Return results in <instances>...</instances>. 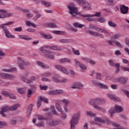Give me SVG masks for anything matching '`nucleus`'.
<instances>
[{
    "label": "nucleus",
    "instance_id": "nucleus-1",
    "mask_svg": "<svg viewBox=\"0 0 129 129\" xmlns=\"http://www.w3.org/2000/svg\"><path fill=\"white\" fill-rule=\"evenodd\" d=\"M20 107V105L19 104H16L14 105L13 106L9 107L8 106H4L1 108V111H0V114L4 116V117H6L7 115L5 114V112H7V111H9V110H11L12 111H15V110H17L18 108Z\"/></svg>",
    "mask_w": 129,
    "mask_h": 129
},
{
    "label": "nucleus",
    "instance_id": "nucleus-2",
    "mask_svg": "<svg viewBox=\"0 0 129 129\" xmlns=\"http://www.w3.org/2000/svg\"><path fill=\"white\" fill-rule=\"evenodd\" d=\"M13 24H14V22H9L5 24H2L0 25L1 28L3 29L5 34V36L6 38H16V37L14 35H13L11 34L8 28L6 27V26H11V25H13Z\"/></svg>",
    "mask_w": 129,
    "mask_h": 129
},
{
    "label": "nucleus",
    "instance_id": "nucleus-3",
    "mask_svg": "<svg viewBox=\"0 0 129 129\" xmlns=\"http://www.w3.org/2000/svg\"><path fill=\"white\" fill-rule=\"evenodd\" d=\"M81 114L80 112H78L76 114H74L72 116V119L71 120V129H75V126L78 124L79 119H80Z\"/></svg>",
    "mask_w": 129,
    "mask_h": 129
},
{
    "label": "nucleus",
    "instance_id": "nucleus-4",
    "mask_svg": "<svg viewBox=\"0 0 129 129\" xmlns=\"http://www.w3.org/2000/svg\"><path fill=\"white\" fill-rule=\"evenodd\" d=\"M68 9L70 10V14L71 15H72L73 17H75V18H79V16L80 17H82V18H87V17H84L82 16H86V15H83L81 14V12L78 13V10H77V8L76 7H73L71 6H68Z\"/></svg>",
    "mask_w": 129,
    "mask_h": 129
},
{
    "label": "nucleus",
    "instance_id": "nucleus-5",
    "mask_svg": "<svg viewBox=\"0 0 129 129\" xmlns=\"http://www.w3.org/2000/svg\"><path fill=\"white\" fill-rule=\"evenodd\" d=\"M40 51L41 53H45L46 57L49 58V59H55V55L54 52L50 51H48L43 47H40L39 48Z\"/></svg>",
    "mask_w": 129,
    "mask_h": 129
},
{
    "label": "nucleus",
    "instance_id": "nucleus-6",
    "mask_svg": "<svg viewBox=\"0 0 129 129\" xmlns=\"http://www.w3.org/2000/svg\"><path fill=\"white\" fill-rule=\"evenodd\" d=\"M109 63L110 66L116 67V69L115 73H119V72L120 71V64H119V63H117L115 64L112 59H110L109 60Z\"/></svg>",
    "mask_w": 129,
    "mask_h": 129
},
{
    "label": "nucleus",
    "instance_id": "nucleus-7",
    "mask_svg": "<svg viewBox=\"0 0 129 129\" xmlns=\"http://www.w3.org/2000/svg\"><path fill=\"white\" fill-rule=\"evenodd\" d=\"M61 123V120L58 119L48 120L47 121V124H49L50 126H54L55 125H58Z\"/></svg>",
    "mask_w": 129,
    "mask_h": 129
},
{
    "label": "nucleus",
    "instance_id": "nucleus-8",
    "mask_svg": "<svg viewBox=\"0 0 129 129\" xmlns=\"http://www.w3.org/2000/svg\"><path fill=\"white\" fill-rule=\"evenodd\" d=\"M38 100L37 103L38 108H40V107H41V105H42V101H44L45 103H49V101L47 98L39 96L38 97Z\"/></svg>",
    "mask_w": 129,
    "mask_h": 129
},
{
    "label": "nucleus",
    "instance_id": "nucleus-9",
    "mask_svg": "<svg viewBox=\"0 0 129 129\" xmlns=\"http://www.w3.org/2000/svg\"><path fill=\"white\" fill-rule=\"evenodd\" d=\"M92 82H93L96 86L99 87V88H102V89H108V87L106 85L102 83H99L98 82H96L94 80H92Z\"/></svg>",
    "mask_w": 129,
    "mask_h": 129
},
{
    "label": "nucleus",
    "instance_id": "nucleus-10",
    "mask_svg": "<svg viewBox=\"0 0 129 129\" xmlns=\"http://www.w3.org/2000/svg\"><path fill=\"white\" fill-rule=\"evenodd\" d=\"M128 80V79L127 78L122 77H120L116 79L117 82H118V83H120L122 85H125L127 83Z\"/></svg>",
    "mask_w": 129,
    "mask_h": 129
},
{
    "label": "nucleus",
    "instance_id": "nucleus-11",
    "mask_svg": "<svg viewBox=\"0 0 129 129\" xmlns=\"http://www.w3.org/2000/svg\"><path fill=\"white\" fill-rule=\"evenodd\" d=\"M54 67L57 70H59V71H61L63 73H64L65 74H68V70L67 69H65L64 67H62L60 65H55Z\"/></svg>",
    "mask_w": 129,
    "mask_h": 129
},
{
    "label": "nucleus",
    "instance_id": "nucleus-12",
    "mask_svg": "<svg viewBox=\"0 0 129 129\" xmlns=\"http://www.w3.org/2000/svg\"><path fill=\"white\" fill-rule=\"evenodd\" d=\"M120 12L122 14L124 15L125 14H127L128 13V7H126L123 5H121L119 6Z\"/></svg>",
    "mask_w": 129,
    "mask_h": 129
},
{
    "label": "nucleus",
    "instance_id": "nucleus-13",
    "mask_svg": "<svg viewBox=\"0 0 129 129\" xmlns=\"http://www.w3.org/2000/svg\"><path fill=\"white\" fill-rule=\"evenodd\" d=\"M0 76L2 78H4V79H6V78L7 79L15 78V76H14L13 75H12L9 74H7V73L0 74Z\"/></svg>",
    "mask_w": 129,
    "mask_h": 129
},
{
    "label": "nucleus",
    "instance_id": "nucleus-14",
    "mask_svg": "<svg viewBox=\"0 0 129 129\" xmlns=\"http://www.w3.org/2000/svg\"><path fill=\"white\" fill-rule=\"evenodd\" d=\"M84 87V85L81 84L80 82L76 83L72 86L73 89H81L82 87Z\"/></svg>",
    "mask_w": 129,
    "mask_h": 129
},
{
    "label": "nucleus",
    "instance_id": "nucleus-15",
    "mask_svg": "<svg viewBox=\"0 0 129 129\" xmlns=\"http://www.w3.org/2000/svg\"><path fill=\"white\" fill-rule=\"evenodd\" d=\"M104 120H106V123H107L108 124H112V125H114V126H116V127H119L120 126V125L117 123H115L114 122H111L110 120L108 119V118H104Z\"/></svg>",
    "mask_w": 129,
    "mask_h": 129
},
{
    "label": "nucleus",
    "instance_id": "nucleus-16",
    "mask_svg": "<svg viewBox=\"0 0 129 129\" xmlns=\"http://www.w3.org/2000/svg\"><path fill=\"white\" fill-rule=\"evenodd\" d=\"M89 102L90 104H91V105H97V104H100V102L99 101V98L92 99L90 100Z\"/></svg>",
    "mask_w": 129,
    "mask_h": 129
},
{
    "label": "nucleus",
    "instance_id": "nucleus-17",
    "mask_svg": "<svg viewBox=\"0 0 129 129\" xmlns=\"http://www.w3.org/2000/svg\"><path fill=\"white\" fill-rule=\"evenodd\" d=\"M84 18H91L92 17H101V13L100 12H96L95 15L86 14V15H82Z\"/></svg>",
    "mask_w": 129,
    "mask_h": 129
},
{
    "label": "nucleus",
    "instance_id": "nucleus-18",
    "mask_svg": "<svg viewBox=\"0 0 129 129\" xmlns=\"http://www.w3.org/2000/svg\"><path fill=\"white\" fill-rule=\"evenodd\" d=\"M114 108L115 109V112L117 113H119L123 111V108L119 105H115V107Z\"/></svg>",
    "mask_w": 129,
    "mask_h": 129
},
{
    "label": "nucleus",
    "instance_id": "nucleus-19",
    "mask_svg": "<svg viewBox=\"0 0 129 129\" xmlns=\"http://www.w3.org/2000/svg\"><path fill=\"white\" fill-rule=\"evenodd\" d=\"M40 34L41 36L44 37L45 39H47L48 40H51L53 39V36L50 34L46 35L44 32H40Z\"/></svg>",
    "mask_w": 129,
    "mask_h": 129
},
{
    "label": "nucleus",
    "instance_id": "nucleus-20",
    "mask_svg": "<svg viewBox=\"0 0 129 129\" xmlns=\"http://www.w3.org/2000/svg\"><path fill=\"white\" fill-rule=\"evenodd\" d=\"M33 110V104H31L27 108V117H29L30 115H31V112Z\"/></svg>",
    "mask_w": 129,
    "mask_h": 129
},
{
    "label": "nucleus",
    "instance_id": "nucleus-21",
    "mask_svg": "<svg viewBox=\"0 0 129 129\" xmlns=\"http://www.w3.org/2000/svg\"><path fill=\"white\" fill-rule=\"evenodd\" d=\"M60 43H74V40L73 39H61L59 40Z\"/></svg>",
    "mask_w": 129,
    "mask_h": 129
},
{
    "label": "nucleus",
    "instance_id": "nucleus-22",
    "mask_svg": "<svg viewBox=\"0 0 129 129\" xmlns=\"http://www.w3.org/2000/svg\"><path fill=\"white\" fill-rule=\"evenodd\" d=\"M83 8L84 11L90 10V5L87 2H85L83 4Z\"/></svg>",
    "mask_w": 129,
    "mask_h": 129
},
{
    "label": "nucleus",
    "instance_id": "nucleus-23",
    "mask_svg": "<svg viewBox=\"0 0 129 129\" xmlns=\"http://www.w3.org/2000/svg\"><path fill=\"white\" fill-rule=\"evenodd\" d=\"M19 38L20 39H23V40H25L26 41H29L30 40H32L31 37L28 35H19Z\"/></svg>",
    "mask_w": 129,
    "mask_h": 129
},
{
    "label": "nucleus",
    "instance_id": "nucleus-24",
    "mask_svg": "<svg viewBox=\"0 0 129 129\" xmlns=\"http://www.w3.org/2000/svg\"><path fill=\"white\" fill-rule=\"evenodd\" d=\"M23 81L24 82H26V83H31L33 81L36 80V78L35 77H31V80H29L27 79H25V78H23L22 79Z\"/></svg>",
    "mask_w": 129,
    "mask_h": 129
},
{
    "label": "nucleus",
    "instance_id": "nucleus-25",
    "mask_svg": "<svg viewBox=\"0 0 129 129\" xmlns=\"http://www.w3.org/2000/svg\"><path fill=\"white\" fill-rule=\"evenodd\" d=\"M94 119L95 121H98L99 122H101V123H106V121L104 119H101L98 117H95Z\"/></svg>",
    "mask_w": 129,
    "mask_h": 129
},
{
    "label": "nucleus",
    "instance_id": "nucleus-26",
    "mask_svg": "<svg viewBox=\"0 0 129 129\" xmlns=\"http://www.w3.org/2000/svg\"><path fill=\"white\" fill-rule=\"evenodd\" d=\"M73 26L75 28H79V29H82V28H83V27H85V25L80 24L77 22L74 23Z\"/></svg>",
    "mask_w": 129,
    "mask_h": 129
},
{
    "label": "nucleus",
    "instance_id": "nucleus-27",
    "mask_svg": "<svg viewBox=\"0 0 129 129\" xmlns=\"http://www.w3.org/2000/svg\"><path fill=\"white\" fill-rule=\"evenodd\" d=\"M49 49L51 50H56L57 51H62L63 49H61L60 47L58 46H52L49 47Z\"/></svg>",
    "mask_w": 129,
    "mask_h": 129
},
{
    "label": "nucleus",
    "instance_id": "nucleus-28",
    "mask_svg": "<svg viewBox=\"0 0 129 129\" xmlns=\"http://www.w3.org/2000/svg\"><path fill=\"white\" fill-rule=\"evenodd\" d=\"M109 113H110V117H112V116H113V115L114 114V113H115V110L114 108H111L109 109V111H108Z\"/></svg>",
    "mask_w": 129,
    "mask_h": 129
},
{
    "label": "nucleus",
    "instance_id": "nucleus-29",
    "mask_svg": "<svg viewBox=\"0 0 129 129\" xmlns=\"http://www.w3.org/2000/svg\"><path fill=\"white\" fill-rule=\"evenodd\" d=\"M16 70H17V68H13L9 70L3 69L2 71H4L5 72H16Z\"/></svg>",
    "mask_w": 129,
    "mask_h": 129
},
{
    "label": "nucleus",
    "instance_id": "nucleus-30",
    "mask_svg": "<svg viewBox=\"0 0 129 129\" xmlns=\"http://www.w3.org/2000/svg\"><path fill=\"white\" fill-rule=\"evenodd\" d=\"M108 24L109 27H112V28H116V24L113 23L112 21H109L108 22Z\"/></svg>",
    "mask_w": 129,
    "mask_h": 129
},
{
    "label": "nucleus",
    "instance_id": "nucleus-31",
    "mask_svg": "<svg viewBox=\"0 0 129 129\" xmlns=\"http://www.w3.org/2000/svg\"><path fill=\"white\" fill-rule=\"evenodd\" d=\"M50 110L52 111L53 114H54L55 115H58V113L57 112V111H56V109H55V107H54V106H51Z\"/></svg>",
    "mask_w": 129,
    "mask_h": 129
},
{
    "label": "nucleus",
    "instance_id": "nucleus-32",
    "mask_svg": "<svg viewBox=\"0 0 129 129\" xmlns=\"http://www.w3.org/2000/svg\"><path fill=\"white\" fill-rule=\"evenodd\" d=\"M60 62L61 63H64L65 62L67 63H70V62H71V60L68 59L67 58H63L60 59Z\"/></svg>",
    "mask_w": 129,
    "mask_h": 129
},
{
    "label": "nucleus",
    "instance_id": "nucleus-33",
    "mask_svg": "<svg viewBox=\"0 0 129 129\" xmlns=\"http://www.w3.org/2000/svg\"><path fill=\"white\" fill-rule=\"evenodd\" d=\"M86 114L88 116H90L91 117H93V116H96V114L91 112V111H87Z\"/></svg>",
    "mask_w": 129,
    "mask_h": 129
},
{
    "label": "nucleus",
    "instance_id": "nucleus-34",
    "mask_svg": "<svg viewBox=\"0 0 129 129\" xmlns=\"http://www.w3.org/2000/svg\"><path fill=\"white\" fill-rule=\"evenodd\" d=\"M37 117H38V119L39 120H47V119H48V118L46 117H44L43 116V115H41V114H38L37 115Z\"/></svg>",
    "mask_w": 129,
    "mask_h": 129
},
{
    "label": "nucleus",
    "instance_id": "nucleus-35",
    "mask_svg": "<svg viewBox=\"0 0 129 129\" xmlns=\"http://www.w3.org/2000/svg\"><path fill=\"white\" fill-rule=\"evenodd\" d=\"M52 80L54 81L55 83H60V80L59 78L56 77V76H53L52 77Z\"/></svg>",
    "mask_w": 129,
    "mask_h": 129
},
{
    "label": "nucleus",
    "instance_id": "nucleus-36",
    "mask_svg": "<svg viewBox=\"0 0 129 129\" xmlns=\"http://www.w3.org/2000/svg\"><path fill=\"white\" fill-rule=\"evenodd\" d=\"M26 25L27 26H28L29 27H30V26H32V27H33V28H36V25H35L34 23L30 22L29 21H26Z\"/></svg>",
    "mask_w": 129,
    "mask_h": 129
},
{
    "label": "nucleus",
    "instance_id": "nucleus-37",
    "mask_svg": "<svg viewBox=\"0 0 129 129\" xmlns=\"http://www.w3.org/2000/svg\"><path fill=\"white\" fill-rule=\"evenodd\" d=\"M80 67L81 69L82 72H85V70H87V67H86V66H85L83 64H81L80 65Z\"/></svg>",
    "mask_w": 129,
    "mask_h": 129
},
{
    "label": "nucleus",
    "instance_id": "nucleus-38",
    "mask_svg": "<svg viewBox=\"0 0 129 129\" xmlns=\"http://www.w3.org/2000/svg\"><path fill=\"white\" fill-rule=\"evenodd\" d=\"M55 107H56V109H57V111H59V112H60V111H62L63 110H62L61 105H60V104H59L58 103L55 104Z\"/></svg>",
    "mask_w": 129,
    "mask_h": 129
},
{
    "label": "nucleus",
    "instance_id": "nucleus-39",
    "mask_svg": "<svg viewBox=\"0 0 129 129\" xmlns=\"http://www.w3.org/2000/svg\"><path fill=\"white\" fill-rule=\"evenodd\" d=\"M86 33L87 34H90V35H92V36H94L95 37H96L97 34V32H93V31H86Z\"/></svg>",
    "mask_w": 129,
    "mask_h": 129
},
{
    "label": "nucleus",
    "instance_id": "nucleus-40",
    "mask_svg": "<svg viewBox=\"0 0 129 129\" xmlns=\"http://www.w3.org/2000/svg\"><path fill=\"white\" fill-rule=\"evenodd\" d=\"M86 33L87 34H90V35H92V36H94L95 37H96L97 34V32H93V31H86Z\"/></svg>",
    "mask_w": 129,
    "mask_h": 129
},
{
    "label": "nucleus",
    "instance_id": "nucleus-41",
    "mask_svg": "<svg viewBox=\"0 0 129 129\" xmlns=\"http://www.w3.org/2000/svg\"><path fill=\"white\" fill-rule=\"evenodd\" d=\"M48 26L49 28H57V25L55 23H48Z\"/></svg>",
    "mask_w": 129,
    "mask_h": 129
},
{
    "label": "nucleus",
    "instance_id": "nucleus-42",
    "mask_svg": "<svg viewBox=\"0 0 129 129\" xmlns=\"http://www.w3.org/2000/svg\"><path fill=\"white\" fill-rule=\"evenodd\" d=\"M61 112V118L62 119H65V118H66V113H65V112L64 111H63V110L60 111Z\"/></svg>",
    "mask_w": 129,
    "mask_h": 129
},
{
    "label": "nucleus",
    "instance_id": "nucleus-43",
    "mask_svg": "<svg viewBox=\"0 0 129 129\" xmlns=\"http://www.w3.org/2000/svg\"><path fill=\"white\" fill-rule=\"evenodd\" d=\"M113 43H114L115 44H116V46L117 47H119V48H123V46L120 44V43L117 41H114Z\"/></svg>",
    "mask_w": 129,
    "mask_h": 129
},
{
    "label": "nucleus",
    "instance_id": "nucleus-44",
    "mask_svg": "<svg viewBox=\"0 0 129 129\" xmlns=\"http://www.w3.org/2000/svg\"><path fill=\"white\" fill-rule=\"evenodd\" d=\"M107 96L109 98H110L111 100H113L114 97H115V95L112 94H107Z\"/></svg>",
    "mask_w": 129,
    "mask_h": 129
},
{
    "label": "nucleus",
    "instance_id": "nucleus-45",
    "mask_svg": "<svg viewBox=\"0 0 129 129\" xmlns=\"http://www.w3.org/2000/svg\"><path fill=\"white\" fill-rule=\"evenodd\" d=\"M48 94L49 95H56V90L48 91Z\"/></svg>",
    "mask_w": 129,
    "mask_h": 129
},
{
    "label": "nucleus",
    "instance_id": "nucleus-46",
    "mask_svg": "<svg viewBox=\"0 0 129 129\" xmlns=\"http://www.w3.org/2000/svg\"><path fill=\"white\" fill-rule=\"evenodd\" d=\"M119 38V34H116L112 36L111 37V39L112 40H116Z\"/></svg>",
    "mask_w": 129,
    "mask_h": 129
},
{
    "label": "nucleus",
    "instance_id": "nucleus-47",
    "mask_svg": "<svg viewBox=\"0 0 129 129\" xmlns=\"http://www.w3.org/2000/svg\"><path fill=\"white\" fill-rule=\"evenodd\" d=\"M121 91H122L123 92H124V93H125V94H126L127 97L128 98H129V91L127 90H126L124 89H121Z\"/></svg>",
    "mask_w": 129,
    "mask_h": 129
},
{
    "label": "nucleus",
    "instance_id": "nucleus-48",
    "mask_svg": "<svg viewBox=\"0 0 129 129\" xmlns=\"http://www.w3.org/2000/svg\"><path fill=\"white\" fill-rule=\"evenodd\" d=\"M73 50V52L74 53V54H75V55H80V52H79V50H75L74 48H72Z\"/></svg>",
    "mask_w": 129,
    "mask_h": 129
},
{
    "label": "nucleus",
    "instance_id": "nucleus-49",
    "mask_svg": "<svg viewBox=\"0 0 129 129\" xmlns=\"http://www.w3.org/2000/svg\"><path fill=\"white\" fill-rule=\"evenodd\" d=\"M61 101L62 102L66 103V106H67V105L70 103V101L68 99H62Z\"/></svg>",
    "mask_w": 129,
    "mask_h": 129
},
{
    "label": "nucleus",
    "instance_id": "nucleus-50",
    "mask_svg": "<svg viewBox=\"0 0 129 129\" xmlns=\"http://www.w3.org/2000/svg\"><path fill=\"white\" fill-rule=\"evenodd\" d=\"M18 65L22 70H24V69H25V64L23 63L18 62Z\"/></svg>",
    "mask_w": 129,
    "mask_h": 129
},
{
    "label": "nucleus",
    "instance_id": "nucleus-51",
    "mask_svg": "<svg viewBox=\"0 0 129 129\" xmlns=\"http://www.w3.org/2000/svg\"><path fill=\"white\" fill-rule=\"evenodd\" d=\"M105 21H106L105 18H101L98 19V22H99V23H105Z\"/></svg>",
    "mask_w": 129,
    "mask_h": 129
},
{
    "label": "nucleus",
    "instance_id": "nucleus-52",
    "mask_svg": "<svg viewBox=\"0 0 129 129\" xmlns=\"http://www.w3.org/2000/svg\"><path fill=\"white\" fill-rule=\"evenodd\" d=\"M8 97H10V98H11V99H17V97H16V95L14 94H9V96Z\"/></svg>",
    "mask_w": 129,
    "mask_h": 129
},
{
    "label": "nucleus",
    "instance_id": "nucleus-53",
    "mask_svg": "<svg viewBox=\"0 0 129 129\" xmlns=\"http://www.w3.org/2000/svg\"><path fill=\"white\" fill-rule=\"evenodd\" d=\"M2 94H3L4 96H7V97H9L10 95V93L6 91H2Z\"/></svg>",
    "mask_w": 129,
    "mask_h": 129
},
{
    "label": "nucleus",
    "instance_id": "nucleus-54",
    "mask_svg": "<svg viewBox=\"0 0 129 129\" xmlns=\"http://www.w3.org/2000/svg\"><path fill=\"white\" fill-rule=\"evenodd\" d=\"M41 16L42 15H41V14H37L36 16L34 18H33L34 21H37V20H38V19H39Z\"/></svg>",
    "mask_w": 129,
    "mask_h": 129
},
{
    "label": "nucleus",
    "instance_id": "nucleus-55",
    "mask_svg": "<svg viewBox=\"0 0 129 129\" xmlns=\"http://www.w3.org/2000/svg\"><path fill=\"white\" fill-rule=\"evenodd\" d=\"M30 87L31 88V90H32L33 91V92H34V93H35L36 92L37 88L33 85H30Z\"/></svg>",
    "mask_w": 129,
    "mask_h": 129
},
{
    "label": "nucleus",
    "instance_id": "nucleus-56",
    "mask_svg": "<svg viewBox=\"0 0 129 129\" xmlns=\"http://www.w3.org/2000/svg\"><path fill=\"white\" fill-rule=\"evenodd\" d=\"M3 125H4V126H8V123L6 122L0 121V128H1Z\"/></svg>",
    "mask_w": 129,
    "mask_h": 129
},
{
    "label": "nucleus",
    "instance_id": "nucleus-57",
    "mask_svg": "<svg viewBox=\"0 0 129 129\" xmlns=\"http://www.w3.org/2000/svg\"><path fill=\"white\" fill-rule=\"evenodd\" d=\"M56 95L58 94H62L64 92L62 90H55Z\"/></svg>",
    "mask_w": 129,
    "mask_h": 129
},
{
    "label": "nucleus",
    "instance_id": "nucleus-58",
    "mask_svg": "<svg viewBox=\"0 0 129 129\" xmlns=\"http://www.w3.org/2000/svg\"><path fill=\"white\" fill-rule=\"evenodd\" d=\"M121 69L122 71H124V72H125V71H128V72H129V68H125L123 66H121Z\"/></svg>",
    "mask_w": 129,
    "mask_h": 129
},
{
    "label": "nucleus",
    "instance_id": "nucleus-59",
    "mask_svg": "<svg viewBox=\"0 0 129 129\" xmlns=\"http://www.w3.org/2000/svg\"><path fill=\"white\" fill-rule=\"evenodd\" d=\"M18 92L20 93V94H23L25 92V90H24V88H20L17 89Z\"/></svg>",
    "mask_w": 129,
    "mask_h": 129
},
{
    "label": "nucleus",
    "instance_id": "nucleus-60",
    "mask_svg": "<svg viewBox=\"0 0 129 129\" xmlns=\"http://www.w3.org/2000/svg\"><path fill=\"white\" fill-rule=\"evenodd\" d=\"M37 126H39L41 127V126H44L45 125V123L44 122H39L38 124H36Z\"/></svg>",
    "mask_w": 129,
    "mask_h": 129
},
{
    "label": "nucleus",
    "instance_id": "nucleus-61",
    "mask_svg": "<svg viewBox=\"0 0 129 129\" xmlns=\"http://www.w3.org/2000/svg\"><path fill=\"white\" fill-rule=\"evenodd\" d=\"M32 93H33V91L30 89H29L27 92L28 97L30 98Z\"/></svg>",
    "mask_w": 129,
    "mask_h": 129
},
{
    "label": "nucleus",
    "instance_id": "nucleus-62",
    "mask_svg": "<svg viewBox=\"0 0 129 129\" xmlns=\"http://www.w3.org/2000/svg\"><path fill=\"white\" fill-rule=\"evenodd\" d=\"M96 79H98L99 80H101L102 78H101V74H100V73H98L96 74Z\"/></svg>",
    "mask_w": 129,
    "mask_h": 129
},
{
    "label": "nucleus",
    "instance_id": "nucleus-63",
    "mask_svg": "<svg viewBox=\"0 0 129 129\" xmlns=\"http://www.w3.org/2000/svg\"><path fill=\"white\" fill-rule=\"evenodd\" d=\"M40 89H41V90H47V89H48V86H40Z\"/></svg>",
    "mask_w": 129,
    "mask_h": 129
},
{
    "label": "nucleus",
    "instance_id": "nucleus-64",
    "mask_svg": "<svg viewBox=\"0 0 129 129\" xmlns=\"http://www.w3.org/2000/svg\"><path fill=\"white\" fill-rule=\"evenodd\" d=\"M42 4L44 6H45V7H49V6H50V3H48V2H46L45 1H42Z\"/></svg>",
    "mask_w": 129,
    "mask_h": 129
}]
</instances>
